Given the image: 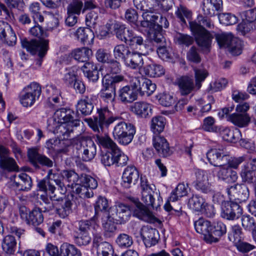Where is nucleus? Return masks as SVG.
<instances>
[{
  "mask_svg": "<svg viewBox=\"0 0 256 256\" xmlns=\"http://www.w3.org/2000/svg\"><path fill=\"white\" fill-rule=\"evenodd\" d=\"M140 234L146 247H150L158 242V232L155 228L147 226H143L141 229Z\"/></svg>",
  "mask_w": 256,
  "mask_h": 256,
  "instance_id": "23",
  "label": "nucleus"
},
{
  "mask_svg": "<svg viewBox=\"0 0 256 256\" xmlns=\"http://www.w3.org/2000/svg\"><path fill=\"white\" fill-rule=\"evenodd\" d=\"M165 124L166 119L164 116H154L151 120V130L156 135H158L163 131Z\"/></svg>",
  "mask_w": 256,
  "mask_h": 256,
  "instance_id": "47",
  "label": "nucleus"
},
{
  "mask_svg": "<svg viewBox=\"0 0 256 256\" xmlns=\"http://www.w3.org/2000/svg\"><path fill=\"white\" fill-rule=\"evenodd\" d=\"M94 109V104L88 96H85L78 101L76 105V110L84 115L90 114Z\"/></svg>",
  "mask_w": 256,
  "mask_h": 256,
  "instance_id": "38",
  "label": "nucleus"
},
{
  "mask_svg": "<svg viewBox=\"0 0 256 256\" xmlns=\"http://www.w3.org/2000/svg\"><path fill=\"white\" fill-rule=\"evenodd\" d=\"M131 86L136 88L141 95L150 96L156 90V85L150 80L144 77H135L131 82Z\"/></svg>",
  "mask_w": 256,
  "mask_h": 256,
  "instance_id": "9",
  "label": "nucleus"
},
{
  "mask_svg": "<svg viewBox=\"0 0 256 256\" xmlns=\"http://www.w3.org/2000/svg\"><path fill=\"white\" fill-rule=\"evenodd\" d=\"M194 228L197 232L204 236V240L208 242L210 230V222L203 218H200L194 222Z\"/></svg>",
  "mask_w": 256,
  "mask_h": 256,
  "instance_id": "31",
  "label": "nucleus"
},
{
  "mask_svg": "<svg viewBox=\"0 0 256 256\" xmlns=\"http://www.w3.org/2000/svg\"><path fill=\"white\" fill-rule=\"evenodd\" d=\"M76 148L82 152V158L88 162L92 160L96 153V146L92 139L88 137L80 136L76 140Z\"/></svg>",
  "mask_w": 256,
  "mask_h": 256,
  "instance_id": "7",
  "label": "nucleus"
},
{
  "mask_svg": "<svg viewBox=\"0 0 256 256\" xmlns=\"http://www.w3.org/2000/svg\"><path fill=\"white\" fill-rule=\"evenodd\" d=\"M98 118H95L94 120L87 119L86 122L92 130L98 133L102 132L104 126H108L111 124L119 119L118 116H112L107 107L98 109Z\"/></svg>",
  "mask_w": 256,
  "mask_h": 256,
  "instance_id": "2",
  "label": "nucleus"
},
{
  "mask_svg": "<svg viewBox=\"0 0 256 256\" xmlns=\"http://www.w3.org/2000/svg\"><path fill=\"white\" fill-rule=\"evenodd\" d=\"M38 100V98L23 90L22 91L20 96V103L24 107L32 106Z\"/></svg>",
  "mask_w": 256,
  "mask_h": 256,
  "instance_id": "61",
  "label": "nucleus"
},
{
  "mask_svg": "<svg viewBox=\"0 0 256 256\" xmlns=\"http://www.w3.org/2000/svg\"><path fill=\"white\" fill-rule=\"evenodd\" d=\"M74 192L78 194L82 198H90L93 196V191L86 187L82 184H80L76 185V187L74 189Z\"/></svg>",
  "mask_w": 256,
  "mask_h": 256,
  "instance_id": "57",
  "label": "nucleus"
},
{
  "mask_svg": "<svg viewBox=\"0 0 256 256\" xmlns=\"http://www.w3.org/2000/svg\"><path fill=\"white\" fill-rule=\"evenodd\" d=\"M240 174L242 182L253 184L256 180V172L247 164L242 166Z\"/></svg>",
  "mask_w": 256,
  "mask_h": 256,
  "instance_id": "36",
  "label": "nucleus"
},
{
  "mask_svg": "<svg viewBox=\"0 0 256 256\" xmlns=\"http://www.w3.org/2000/svg\"><path fill=\"white\" fill-rule=\"evenodd\" d=\"M60 191L58 192V190H56L54 186L52 184H48V191L50 198L52 201H56L58 202L66 196H64L66 192V188H60Z\"/></svg>",
  "mask_w": 256,
  "mask_h": 256,
  "instance_id": "54",
  "label": "nucleus"
},
{
  "mask_svg": "<svg viewBox=\"0 0 256 256\" xmlns=\"http://www.w3.org/2000/svg\"><path fill=\"white\" fill-rule=\"evenodd\" d=\"M140 186L142 188V202H146V198L148 197L149 199L153 196L154 192L152 186L148 184L146 180L141 178Z\"/></svg>",
  "mask_w": 256,
  "mask_h": 256,
  "instance_id": "53",
  "label": "nucleus"
},
{
  "mask_svg": "<svg viewBox=\"0 0 256 256\" xmlns=\"http://www.w3.org/2000/svg\"><path fill=\"white\" fill-rule=\"evenodd\" d=\"M230 200H237L240 202L246 201L249 198L248 187L244 184H236L227 190Z\"/></svg>",
  "mask_w": 256,
  "mask_h": 256,
  "instance_id": "12",
  "label": "nucleus"
},
{
  "mask_svg": "<svg viewBox=\"0 0 256 256\" xmlns=\"http://www.w3.org/2000/svg\"><path fill=\"white\" fill-rule=\"evenodd\" d=\"M138 90L130 86H125L120 90L119 97L120 100L124 102H132L136 99Z\"/></svg>",
  "mask_w": 256,
  "mask_h": 256,
  "instance_id": "33",
  "label": "nucleus"
},
{
  "mask_svg": "<svg viewBox=\"0 0 256 256\" xmlns=\"http://www.w3.org/2000/svg\"><path fill=\"white\" fill-rule=\"evenodd\" d=\"M226 232V226L222 222H218L210 226V230L208 238V243L216 242L219 238Z\"/></svg>",
  "mask_w": 256,
  "mask_h": 256,
  "instance_id": "28",
  "label": "nucleus"
},
{
  "mask_svg": "<svg viewBox=\"0 0 256 256\" xmlns=\"http://www.w3.org/2000/svg\"><path fill=\"white\" fill-rule=\"evenodd\" d=\"M135 7L144 12H148L150 14L154 13V4H152V0H134Z\"/></svg>",
  "mask_w": 256,
  "mask_h": 256,
  "instance_id": "48",
  "label": "nucleus"
},
{
  "mask_svg": "<svg viewBox=\"0 0 256 256\" xmlns=\"http://www.w3.org/2000/svg\"><path fill=\"white\" fill-rule=\"evenodd\" d=\"M108 212L112 216L117 218L120 224L128 221L131 216L130 206L121 202H118L114 207L110 208Z\"/></svg>",
  "mask_w": 256,
  "mask_h": 256,
  "instance_id": "14",
  "label": "nucleus"
},
{
  "mask_svg": "<svg viewBox=\"0 0 256 256\" xmlns=\"http://www.w3.org/2000/svg\"><path fill=\"white\" fill-rule=\"evenodd\" d=\"M136 133L134 126L124 122H118L114 128L112 135L117 142L124 146L130 144Z\"/></svg>",
  "mask_w": 256,
  "mask_h": 256,
  "instance_id": "3",
  "label": "nucleus"
},
{
  "mask_svg": "<svg viewBox=\"0 0 256 256\" xmlns=\"http://www.w3.org/2000/svg\"><path fill=\"white\" fill-rule=\"evenodd\" d=\"M78 68L74 66L67 69L64 76V82L70 86H72L74 82L78 79Z\"/></svg>",
  "mask_w": 256,
  "mask_h": 256,
  "instance_id": "64",
  "label": "nucleus"
},
{
  "mask_svg": "<svg viewBox=\"0 0 256 256\" xmlns=\"http://www.w3.org/2000/svg\"><path fill=\"white\" fill-rule=\"evenodd\" d=\"M96 140L100 146L108 149V150H114L118 147L116 144L108 136H100L97 135Z\"/></svg>",
  "mask_w": 256,
  "mask_h": 256,
  "instance_id": "51",
  "label": "nucleus"
},
{
  "mask_svg": "<svg viewBox=\"0 0 256 256\" xmlns=\"http://www.w3.org/2000/svg\"><path fill=\"white\" fill-rule=\"evenodd\" d=\"M80 176L73 170H64L63 179L66 180L68 182V186H70L73 189L76 187L78 181H80Z\"/></svg>",
  "mask_w": 256,
  "mask_h": 256,
  "instance_id": "55",
  "label": "nucleus"
},
{
  "mask_svg": "<svg viewBox=\"0 0 256 256\" xmlns=\"http://www.w3.org/2000/svg\"><path fill=\"white\" fill-rule=\"evenodd\" d=\"M72 56L80 62H86L92 56V51L86 47L77 48L72 50Z\"/></svg>",
  "mask_w": 256,
  "mask_h": 256,
  "instance_id": "40",
  "label": "nucleus"
},
{
  "mask_svg": "<svg viewBox=\"0 0 256 256\" xmlns=\"http://www.w3.org/2000/svg\"><path fill=\"white\" fill-rule=\"evenodd\" d=\"M188 206L193 210L204 213L208 216H212L214 214L212 206L208 204L205 200L198 195H193L188 200Z\"/></svg>",
  "mask_w": 256,
  "mask_h": 256,
  "instance_id": "10",
  "label": "nucleus"
},
{
  "mask_svg": "<svg viewBox=\"0 0 256 256\" xmlns=\"http://www.w3.org/2000/svg\"><path fill=\"white\" fill-rule=\"evenodd\" d=\"M16 242L14 236L8 234L4 237L2 246L5 252L10 254H14L16 249Z\"/></svg>",
  "mask_w": 256,
  "mask_h": 256,
  "instance_id": "41",
  "label": "nucleus"
},
{
  "mask_svg": "<svg viewBox=\"0 0 256 256\" xmlns=\"http://www.w3.org/2000/svg\"><path fill=\"white\" fill-rule=\"evenodd\" d=\"M218 132H220L222 138L228 142H236L240 138L241 136L240 132L238 128H236L234 130H232L228 128H223L222 130L220 128Z\"/></svg>",
  "mask_w": 256,
  "mask_h": 256,
  "instance_id": "39",
  "label": "nucleus"
},
{
  "mask_svg": "<svg viewBox=\"0 0 256 256\" xmlns=\"http://www.w3.org/2000/svg\"><path fill=\"white\" fill-rule=\"evenodd\" d=\"M128 44L133 49L132 50L147 52L146 45L144 42L143 38L141 36L136 35L134 32Z\"/></svg>",
  "mask_w": 256,
  "mask_h": 256,
  "instance_id": "43",
  "label": "nucleus"
},
{
  "mask_svg": "<svg viewBox=\"0 0 256 256\" xmlns=\"http://www.w3.org/2000/svg\"><path fill=\"white\" fill-rule=\"evenodd\" d=\"M61 256H82L80 250L73 244L64 243L60 246Z\"/></svg>",
  "mask_w": 256,
  "mask_h": 256,
  "instance_id": "46",
  "label": "nucleus"
},
{
  "mask_svg": "<svg viewBox=\"0 0 256 256\" xmlns=\"http://www.w3.org/2000/svg\"><path fill=\"white\" fill-rule=\"evenodd\" d=\"M218 167L216 171V177L218 180L226 183H233L237 180L238 176L236 172L228 167L225 164Z\"/></svg>",
  "mask_w": 256,
  "mask_h": 256,
  "instance_id": "20",
  "label": "nucleus"
},
{
  "mask_svg": "<svg viewBox=\"0 0 256 256\" xmlns=\"http://www.w3.org/2000/svg\"><path fill=\"white\" fill-rule=\"evenodd\" d=\"M130 51L128 46L124 44H118L114 48V56L116 60H122L124 62Z\"/></svg>",
  "mask_w": 256,
  "mask_h": 256,
  "instance_id": "50",
  "label": "nucleus"
},
{
  "mask_svg": "<svg viewBox=\"0 0 256 256\" xmlns=\"http://www.w3.org/2000/svg\"><path fill=\"white\" fill-rule=\"evenodd\" d=\"M146 53L138 50H130L124 61L125 65L132 69H139L140 71L144 64L142 56Z\"/></svg>",
  "mask_w": 256,
  "mask_h": 256,
  "instance_id": "18",
  "label": "nucleus"
},
{
  "mask_svg": "<svg viewBox=\"0 0 256 256\" xmlns=\"http://www.w3.org/2000/svg\"><path fill=\"white\" fill-rule=\"evenodd\" d=\"M188 185L184 183L179 184L176 188L171 192L169 198L170 200L176 202L188 194Z\"/></svg>",
  "mask_w": 256,
  "mask_h": 256,
  "instance_id": "44",
  "label": "nucleus"
},
{
  "mask_svg": "<svg viewBox=\"0 0 256 256\" xmlns=\"http://www.w3.org/2000/svg\"><path fill=\"white\" fill-rule=\"evenodd\" d=\"M13 186L20 190L28 191L32 186V180L27 174L22 173L16 176Z\"/></svg>",
  "mask_w": 256,
  "mask_h": 256,
  "instance_id": "32",
  "label": "nucleus"
},
{
  "mask_svg": "<svg viewBox=\"0 0 256 256\" xmlns=\"http://www.w3.org/2000/svg\"><path fill=\"white\" fill-rule=\"evenodd\" d=\"M154 14L159 16V17L154 23V29L150 32V38L151 40L157 44L164 41V38L162 33V28H167L168 26V22L166 18L162 17L160 14L154 12Z\"/></svg>",
  "mask_w": 256,
  "mask_h": 256,
  "instance_id": "11",
  "label": "nucleus"
},
{
  "mask_svg": "<svg viewBox=\"0 0 256 256\" xmlns=\"http://www.w3.org/2000/svg\"><path fill=\"white\" fill-rule=\"evenodd\" d=\"M124 80V76L118 74L110 76L108 78L104 77L103 79L102 84H105L110 86H113L116 90L117 85Z\"/></svg>",
  "mask_w": 256,
  "mask_h": 256,
  "instance_id": "58",
  "label": "nucleus"
},
{
  "mask_svg": "<svg viewBox=\"0 0 256 256\" xmlns=\"http://www.w3.org/2000/svg\"><path fill=\"white\" fill-rule=\"evenodd\" d=\"M114 164L122 166L126 164L128 158L118 147L114 150Z\"/></svg>",
  "mask_w": 256,
  "mask_h": 256,
  "instance_id": "63",
  "label": "nucleus"
},
{
  "mask_svg": "<svg viewBox=\"0 0 256 256\" xmlns=\"http://www.w3.org/2000/svg\"><path fill=\"white\" fill-rule=\"evenodd\" d=\"M201 8L204 15L210 17L218 16L222 10L223 2L222 0H203Z\"/></svg>",
  "mask_w": 256,
  "mask_h": 256,
  "instance_id": "13",
  "label": "nucleus"
},
{
  "mask_svg": "<svg viewBox=\"0 0 256 256\" xmlns=\"http://www.w3.org/2000/svg\"><path fill=\"white\" fill-rule=\"evenodd\" d=\"M140 72L150 77H158L164 74V70L162 66L152 64L142 68Z\"/></svg>",
  "mask_w": 256,
  "mask_h": 256,
  "instance_id": "35",
  "label": "nucleus"
},
{
  "mask_svg": "<svg viewBox=\"0 0 256 256\" xmlns=\"http://www.w3.org/2000/svg\"><path fill=\"white\" fill-rule=\"evenodd\" d=\"M216 40L220 48H227L230 52L234 56L242 53V42L234 37L230 33H222L216 35Z\"/></svg>",
  "mask_w": 256,
  "mask_h": 256,
  "instance_id": "4",
  "label": "nucleus"
},
{
  "mask_svg": "<svg viewBox=\"0 0 256 256\" xmlns=\"http://www.w3.org/2000/svg\"><path fill=\"white\" fill-rule=\"evenodd\" d=\"M100 159L104 166H110L114 164V150L102 151Z\"/></svg>",
  "mask_w": 256,
  "mask_h": 256,
  "instance_id": "59",
  "label": "nucleus"
},
{
  "mask_svg": "<svg viewBox=\"0 0 256 256\" xmlns=\"http://www.w3.org/2000/svg\"><path fill=\"white\" fill-rule=\"evenodd\" d=\"M206 157L210 164L218 167L228 161L229 156L223 149L214 148L207 152Z\"/></svg>",
  "mask_w": 256,
  "mask_h": 256,
  "instance_id": "16",
  "label": "nucleus"
},
{
  "mask_svg": "<svg viewBox=\"0 0 256 256\" xmlns=\"http://www.w3.org/2000/svg\"><path fill=\"white\" fill-rule=\"evenodd\" d=\"M74 112L70 109L57 110L53 118L48 120V130L58 134L62 139H68L73 132V127L79 124V121L74 119Z\"/></svg>",
  "mask_w": 256,
  "mask_h": 256,
  "instance_id": "1",
  "label": "nucleus"
},
{
  "mask_svg": "<svg viewBox=\"0 0 256 256\" xmlns=\"http://www.w3.org/2000/svg\"><path fill=\"white\" fill-rule=\"evenodd\" d=\"M202 128L206 132H218L220 128L216 125V120L212 116H208L204 118Z\"/></svg>",
  "mask_w": 256,
  "mask_h": 256,
  "instance_id": "56",
  "label": "nucleus"
},
{
  "mask_svg": "<svg viewBox=\"0 0 256 256\" xmlns=\"http://www.w3.org/2000/svg\"><path fill=\"white\" fill-rule=\"evenodd\" d=\"M227 120L239 128L247 126L250 122V118L248 114L234 112L228 116Z\"/></svg>",
  "mask_w": 256,
  "mask_h": 256,
  "instance_id": "30",
  "label": "nucleus"
},
{
  "mask_svg": "<svg viewBox=\"0 0 256 256\" xmlns=\"http://www.w3.org/2000/svg\"><path fill=\"white\" fill-rule=\"evenodd\" d=\"M56 204L57 214L62 218H66L72 212L73 203L68 197L66 196Z\"/></svg>",
  "mask_w": 256,
  "mask_h": 256,
  "instance_id": "29",
  "label": "nucleus"
},
{
  "mask_svg": "<svg viewBox=\"0 0 256 256\" xmlns=\"http://www.w3.org/2000/svg\"><path fill=\"white\" fill-rule=\"evenodd\" d=\"M70 36H74L84 44H90L93 42L94 34L89 28L80 27L77 30L71 32Z\"/></svg>",
  "mask_w": 256,
  "mask_h": 256,
  "instance_id": "26",
  "label": "nucleus"
},
{
  "mask_svg": "<svg viewBox=\"0 0 256 256\" xmlns=\"http://www.w3.org/2000/svg\"><path fill=\"white\" fill-rule=\"evenodd\" d=\"M228 239L234 244L243 240V233L242 228L238 224L232 226L228 233Z\"/></svg>",
  "mask_w": 256,
  "mask_h": 256,
  "instance_id": "49",
  "label": "nucleus"
},
{
  "mask_svg": "<svg viewBox=\"0 0 256 256\" xmlns=\"http://www.w3.org/2000/svg\"><path fill=\"white\" fill-rule=\"evenodd\" d=\"M136 208L134 211V216L148 222H152L155 220V216L152 213L138 200L134 201Z\"/></svg>",
  "mask_w": 256,
  "mask_h": 256,
  "instance_id": "24",
  "label": "nucleus"
},
{
  "mask_svg": "<svg viewBox=\"0 0 256 256\" xmlns=\"http://www.w3.org/2000/svg\"><path fill=\"white\" fill-rule=\"evenodd\" d=\"M130 110L138 117L146 118L152 113V106L146 102H138L131 106Z\"/></svg>",
  "mask_w": 256,
  "mask_h": 256,
  "instance_id": "27",
  "label": "nucleus"
},
{
  "mask_svg": "<svg viewBox=\"0 0 256 256\" xmlns=\"http://www.w3.org/2000/svg\"><path fill=\"white\" fill-rule=\"evenodd\" d=\"M22 90L38 99L42 93L41 86L36 82H31Z\"/></svg>",
  "mask_w": 256,
  "mask_h": 256,
  "instance_id": "62",
  "label": "nucleus"
},
{
  "mask_svg": "<svg viewBox=\"0 0 256 256\" xmlns=\"http://www.w3.org/2000/svg\"><path fill=\"white\" fill-rule=\"evenodd\" d=\"M46 92L48 102L52 105L60 103V92L56 86L52 84L47 85L46 86Z\"/></svg>",
  "mask_w": 256,
  "mask_h": 256,
  "instance_id": "37",
  "label": "nucleus"
},
{
  "mask_svg": "<svg viewBox=\"0 0 256 256\" xmlns=\"http://www.w3.org/2000/svg\"><path fill=\"white\" fill-rule=\"evenodd\" d=\"M180 92L182 95H188L194 88L193 80L188 76H182L178 82Z\"/></svg>",
  "mask_w": 256,
  "mask_h": 256,
  "instance_id": "34",
  "label": "nucleus"
},
{
  "mask_svg": "<svg viewBox=\"0 0 256 256\" xmlns=\"http://www.w3.org/2000/svg\"><path fill=\"white\" fill-rule=\"evenodd\" d=\"M22 45L32 54H38L39 58L36 60V64L40 66L42 62V58L45 56L48 49V40L45 39L24 40L22 42Z\"/></svg>",
  "mask_w": 256,
  "mask_h": 256,
  "instance_id": "5",
  "label": "nucleus"
},
{
  "mask_svg": "<svg viewBox=\"0 0 256 256\" xmlns=\"http://www.w3.org/2000/svg\"><path fill=\"white\" fill-rule=\"evenodd\" d=\"M0 38L9 46L16 43V37L10 26L6 22L0 20Z\"/></svg>",
  "mask_w": 256,
  "mask_h": 256,
  "instance_id": "21",
  "label": "nucleus"
},
{
  "mask_svg": "<svg viewBox=\"0 0 256 256\" xmlns=\"http://www.w3.org/2000/svg\"><path fill=\"white\" fill-rule=\"evenodd\" d=\"M102 222L104 235L107 237L112 236L116 230V224L119 223L117 218L112 216L108 212H106L102 216Z\"/></svg>",
  "mask_w": 256,
  "mask_h": 256,
  "instance_id": "22",
  "label": "nucleus"
},
{
  "mask_svg": "<svg viewBox=\"0 0 256 256\" xmlns=\"http://www.w3.org/2000/svg\"><path fill=\"white\" fill-rule=\"evenodd\" d=\"M242 214L241 207L236 203L225 202L222 206V216L229 220L238 218Z\"/></svg>",
  "mask_w": 256,
  "mask_h": 256,
  "instance_id": "15",
  "label": "nucleus"
},
{
  "mask_svg": "<svg viewBox=\"0 0 256 256\" xmlns=\"http://www.w3.org/2000/svg\"><path fill=\"white\" fill-rule=\"evenodd\" d=\"M142 16L144 20L140 22V26L144 28H149L148 33L152 30L154 31V23L158 19L159 16L154 14V13L150 14L148 12H144Z\"/></svg>",
  "mask_w": 256,
  "mask_h": 256,
  "instance_id": "45",
  "label": "nucleus"
},
{
  "mask_svg": "<svg viewBox=\"0 0 256 256\" xmlns=\"http://www.w3.org/2000/svg\"><path fill=\"white\" fill-rule=\"evenodd\" d=\"M28 156L30 162L35 167L38 166V164L48 167H52L53 165L52 161L46 156L40 154L36 148H29Z\"/></svg>",
  "mask_w": 256,
  "mask_h": 256,
  "instance_id": "19",
  "label": "nucleus"
},
{
  "mask_svg": "<svg viewBox=\"0 0 256 256\" xmlns=\"http://www.w3.org/2000/svg\"><path fill=\"white\" fill-rule=\"evenodd\" d=\"M190 26L198 46L203 50H208L212 39L210 34L196 22H190Z\"/></svg>",
  "mask_w": 256,
  "mask_h": 256,
  "instance_id": "6",
  "label": "nucleus"
},
{
  "mask_svg": "<svg viewBox=\"0 0 256 256\" xmlns=\"http://www.w3.org/2000/svg\"><path fill=\"white\" fill-rule=\"evenodd\" d=\"M0 167L9 172L16 171L18 169L15 160L9 156L0 159Z\"/></svg>",
  "mask_w": 256,
  "mask_h": 256,
  "instance_id": "52",
  "label": "nucleus"
},
{
  "mask_svg": "<svg viewBox=\"0 0 256 256\" xmlns=\"http://www.w3.org/2000/svg\"><path fill=\"white\" fill-rule=\"evenodd\" d=\"M20 218L25 220L28 225L38 226L44 221L42 212L38 208H35L32 211H29L26 207L22 206L20 208Z\"/></svg>",
  "mask_w": 256,
  "mask_h": 256,
  "instance_id": "8",
  "label": "nucleus"
},
{
  "mask_svg": "<svg viewBox=\"0 0 256 256\" xmlns=\"http://www.w3.org/2000/svg\"><path fill=\"white\" fill-rule=\"evenodd\" d=\"M152 145L158 155L160 156L168 157L170 156L172 153L166 140L160 135L154 136Z\"/></svg>",
  "mask_w": 256,
  "mask_h": 256,
  "instance_id": "17",
  "label": "nucleus"
},
{
  "mask_svg": "<svg viewBox=\"0 0 256 256\" xmlns=\"http://www.w3.org/2000/svg\"><path fill=\"white\" fill-rule=\"evenodd\" d=\"M218 16L220 22L226 26L234 24L238 20V18L231 13H220Z\"/></svg>",
  "mask_w": 256,
  "mask_h": 256,
  "instance_id": "60",
  "label": "nucleus"
},
{
  "mask_svg": "<svg viewBox=\"0 0 256 256\" xmlns=\"http://www.w3.org/2000/svg\"><path fill=\"white\" fill-rule=\"evenodd\" d=\"M139 178V173L133 166H127L122 174V185L126 188L130 187V184H135Z\"/></svg>",
  "mask_w": 256,
  "mask_h": 256,
  "instance_id": "25",
  "label": "nucleus"
},
{
  "mask_svg": "<svg viewBox=\"0 0 256 256\" xmlns=\"http://www.w3.org/2000/svg\"><path fill=\"white\" fill-rule=\"evenodd\" d=\"M116 90L114 87L110 86L105 84H103V88L101 90L100 94L104 102L112 106Z\"/></svg>",
  "mask_w": 256,
  "mask_h": 256,
  "instance_id": "42",
  "label": "nucleus"
}]
</instances>
